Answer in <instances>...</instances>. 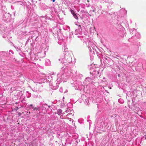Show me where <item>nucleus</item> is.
Wrapping results in <instances>:
<instances>
[{"label":"nucleus","mask_w":146,"mask_h":146,"mask_svg":"<svg viewBox=\"0 0 146 146\" xmlns=\"http://www.w3.org/2000/svg\"><path fill=\"white\" fill-rule=\"evenodd\" d=\"M70 11H71V13L73 15L74 18L76 19V17H77V15H76V14L75 13L74 11L73 10H72V9Z\"/></svg>","instance_id":"nucleus-1"},{"label":"nucleus","mask_w":146,"mask_h":146,"mask_svg":"<svg viewBox=\"0 0 146 146\" xmlns=\"http://www.w3.org/2000/svg\"><path fill=\"white\" fill-rule=\"evenodd\" d=\"M33 108L34 109V110H38V109L37 108H34L33 107Z\"/></svg>","instance_id":"nucleus-2"},{"label":"nucleus","mask_w":146,"mask_h":146,"mask_svg":"<svg viewBox=\"0 0 146 146\" xmlns=\"http://www.w3.org/2000/svg\"><path fill=\"white\" fill-rule=\"evenodd\" d=\"M96 11V9H93V10H92V11H93V12H95V11Z\"/></svg>","instance_id":"nucleus-3"},{"label":"nucleus","mask_w":146,"mask_h":146,"mask_svg":"<svg viewBox=\"0 0 146 146\" xmlns=\"http://www.w3.org/2000/svg\"><path fill=\"white\" fill-rule=\"evenodd\" d=\"M55 1V0H52V2H54Z\"/></svg>","instance_id":"nucleus-4"},{"label":"nucleus","mask_w":146,"mask_h":146,"mask_svg":"<svg viewBox=\"0 0 146 146\" xmlns=\"http://www.w3.org/2000/svg\"><path fill=\"white\" fill-rule=\"evenodd\" d=\"M30 106H33V105L32 104H31V105H30Z\"/></svg>","instance_id":"nucleus-5"},{"label":"nucleus","mask_w":146,"mask_h":146,"mask_svg":"<svg viewBox=\"0 0 146 146\" xmlns=\"http://www.w3.org/2000/svg\"><path fill=\"white\" fill-rule=\"evenodd\" d=\"M87 1H88V2H89V0H88Z\"/></svg>","instance_id":"nucleus-6"}]
</instances>
